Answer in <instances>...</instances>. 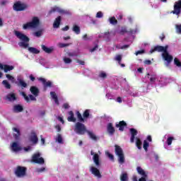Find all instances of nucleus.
Masks as SVG:
<instances>
[{
	"instance_id": "a878e982",
	"label": "nucleus",
	"mask_w": 181,
	"mask_h": 181,
	"mask_svg": "<svg viewBox=\"0 0 181 181\" xmlns=\"http://www.w3.org/2000/svg\"><path fill=\"white\" fill-rule=\"evenodd\" d=\"M18 86H20L21 87H23V88H26L28 87V83L23 81V79H18Z\"/></svg>"
},
{
	"instance_id": "4468645a",
	"label": "nucleus",
	"mask_w": 181,
	"mask_h": 181,
	"mask_svg": "<svg viewBox=\"0 0 181 181\" xmlns=\"http://www.w3.org/2000/svg\"><path fill=\"white\" fill-rule=\"evenodd\" d=\"M90 172H91L92 175H94V176H95L98 179H101L103 177V175H101V173H100V170L94 166L90 167Z\"/></svg>"
},
{
	"instance_id": "4c0bfd02",
	"label": "nucleus",
	"mask_w": 181,
	"mask_h": 181,
	"mask_svg": "<svg viewBox=\"0 0 181 181\" xmlns=\"http://www.w3.org/2000/svg\"><path fill=\"white\" fill-rule=\"evenodd\" d=\"M120 180L121 181H127L128 180V174L127 173H123L120 176Z\"/></svg>"
},
{
	"instance_id": "e2e57ef3",
	"label": "nucleus",
	"mask_w": 181,
	"mask_h": 181,
	"mask_svg": "<svg viewBox=\"0 0 181 181\" xmlns=\"http://www.w3.org/2000/svg\"><path fill=\"white\" fill-rule=\"evenodd\" d=\"M63 108H64L65 110H69V108H70V105H69V103H64L63 105Z\"/></svg>"
},
{
	"instance_id": "a211bd4d",
	"label": "nucleus",
	"mask_w": 181,
	"mask_h": 181,
	"mask_svg": "<svg viewBox=\"0 0 181 181\" xmlns=\"http://www.w3.org/2000/svg\"><path fill=\"white\" fill-rule=\"evenodd\" d=\"M41 47L45 53H47L48 54H50L51 53H53V51L54 50V47H47L45 45H42Z\"/></svg>"
},
{
	"instance_id": "412c9836",
	"label": "nucleus",
	"mask_w": 181,
	"mask_h": 181,
	"mask_svg": "<svg viewBox=\"0 0 181 181\" xmlns=\"http://www.w3.org/2000/svg\"><path fill=\"white\" fill-rule=\"evenodd\" d=\"M13 112H22L23 111V106L21 105H15L13 107Z\"/></svg>"
},
{
	"instance_id": "13d9d810",
	"label": "nucleus",
	"mask_w": 181,
	"mask_h": 181,
	"mask_svg": "<svg viewBox=\"0 0 181 181\" xmlns=\"http://www.w3.org/2000/svg\"><path fill=\"white\" fill-rule=\"evenodd\" d=\"M144 64H146L147 66H150V64H152V61L149 59H146L144 61Z\"/></svg>"
},
{
	"instance_id": "f8f14e48",
	"label": "nucleus",
	"mask_w": 181,
	"mask_h": 181,
	"mask_svg": "<svg viewBox=\"0 0 181 181\" xmlns=\"http://www.w3.org/2000/svg\"><path fill=\"white\" fill-rule=\"evenodd\" d=\"M168 45H165V47L160 46V45H157L154 47L153 49H151L150 50V53H153V52H163V53H165L168 50Z\"/></svg>"
},
{
	"instance_id": "a19ab883",
	"label": "nucleus",
	"mask_w": 181,
	"mask_h": 181,
	"mask_svg": "<svg viewBox=\"0 0 181 181\" xmlns=\"http://www.w3.org/2000/svg\"><path fill=\"white\" fill-rule=\"evenodd\" d=\"M56 141H57L58 144H62L63 143V138L62 137V134H58Z\"/></svg>"
},
{
	"instance_id": "5701e85b",
	"label": "nucleus",
	"mask_w": 181,
	"mask_h": 181,
	"mask_svg": "<svg viewBox=\"0 0 181 181\" xmlns=\"http://www.w3.org/2000/svg\"><path fill=\"white\" fill-rule=\"evenodd\" d=\"M60 22H62V16H58L54 21L53 28H59Z\"/></svg>"
},
{
	"instance_id": "f03ea898",
	"label": "nucleus",
	"mask_w": 181,
	"mask_h": 181,
	"mask_svg": "<svg viewBox=\"0 0 181 181\" xmlns=\"http://www.w3.org/2000/svg\"><path fill=\"white\" fill-rule=\"evenodd\" d=\"M16 36L20 39V40H22L23 42H19V46L21 47H25V49H26L27 47H29V43H28L29 42V37H28V36H26L25 34L15 30L14 32Z\"/></svg>"
},
{
	"instance_id": "0eeeda50",
	"label": "nucleus",
	"mask_w": 181,
	"mask_h": 181,
	"mask_svg": "<svg viewBox=\"0 0 181 181\" xmlns=\"http://www.w3.org/2000/svg\"><path fill=\"white\" fill-rule=\"evenodd\" d=\"M26 168L18 165L16 169L15 175L17 177H23L26 175Z\"/></svg>"
},
{
	"instance_id": "774afa93",
	"label": "nucleus",
	"mask_w": 181,
	"mask_h": 181,
	"mask_svg": "<svg viewBox=\"0 0 181 181\" xmlns=\"http://www.w3.org/2000/svg\"><path fill=\"white\" fill-rule=\"evenodd\" d=\"M177 30L179 33H181V25H177Z\"/></svg>"
},
{
	"instance_id": "b1692460",
	"label": "nucleus",
	"mask_w": 181,
	"mask_h": 181,
	"mask_svg": "<svg viewBox=\"0 0 181 181\" xmlns=\"http://www.w3.org/2000/svg\"><path fill=\"white\" fill-rule=\"evenodd\" d=\"M28 51L30 53H33V54H39L40 53V51L33 47H29Z\"/></svg>"
},
{
	"instance_id": "4d7b16f0",
	"label": "nucleus",
	"mask_w": 181,
	"mask_h": 181,
	"mask_svg": "<svg viewBox=\"0 0 181 181\" xmlns=\"http://www.w3.org/2000/svg\"><path fill=\"white\" fill-rule=\"evenodd\" d=\"M98 49V45H95L94 47L90 49V53H93V52H95Z\"/></svg>"
},
{
	"instance_id": "7c9ffc66",
	"label": "nucleus",
	"mask_w": 181,
	"mask_h": 181,
	"mask_svg": "<svg viewBox=\"0 0 181 181\" xmlns=\"http://www.w3.org/2000/svg\"><path fill=\"white\" fill-rule=\"evenodd\" d=\"M136 146L138 149H142V141H141V139L136 138Z\"/></svg>"
},
{
	"instance_id": "69168bd1",
	"label": "nucleus",
	"mask_w": 181,
	"mask_h": 181,
	"mask_svg": "<svg viewBox=\"0 0 181 181\" xmlns=\"http://www.w3.org/2000/svg\"><path fill=\"white\" fill-rule=\"evenodd\" d=\"M150 81H151V83H155V81H156V78L155 76L151 77V78H150Z\"/></svg>"
},
{
	"instance_id": "bf43d9fd",
	"label": "nucleus",
	"mask_w": 181,
	"mask_h": 181,
	"mask_svg": "<svg viewBox=\"0 0 181 181\" xmlns=\"http://www.w3.org/2000/svg\"><path fill=\"white\" fill-rule=\"evenodd\" d=\"M46 170V168L45 167H42L41 168H38L37 171L38 173H42V172H45Z\"/></svg>"
},
{
	"instance_id": "f3484780",
	"label": "nucleus",
	"mask_w": 181,
	"mask_h": 181,
	"mask_svg": "<svg viewBox=\"0 0 181 181\" xmlns=\"http://www.w3.org/2000/svg\"><path fill=\"white\" fill-rule=\"evenodd\" d=\"M107 131L109 135H114L115 134V128L112 125V122H109L107 125Z\"/></svg>"
},
{
	"instance_id": "864d4df0",
	"label": "nucleus",
	"mask_w": 181,
	"mask_h": 181,
	"mask_svg": "<svg viewBox=\"0 0 181 181\" xmlns=\"http://www.w3.org/2000/svg\"><path fill=\"white\" fill-rule=\"evenodd\" d=\"M50 95L52 98H53L54 100L56 98H58L57 95L56 94V92H50Z\"/></svg>"
},
{
	"instance_id": "c85d7f7f",
	"label": "nucleus",
	"mask_w": 181,
	"mask_h": 181,
	"mask_svg": "<svg viewBox=\"0 0 181 181\" xmlns=\"http://www.w3.org/2000/svg\"><path fill=\"white\" fill-rule=\"evenodd\" d=\"M13 69H15V67L12 65L4 64V73H8V71H11L13 70Z\"/></svg>"
},
{
	"instance_id": "cd10ccee",
	"label": "nucleus",
	"mask_w": 181,
	"mask_h": 181,
	"mask_svg": "<svg viewBox=\"0 0 181 181\" xmlns=\"http://www.w3.org/2000/svg\"><path fill=\"white\" fill-rule=\"evenodd\" d=\"M76 115L77 117L78 122H84V117H83V115H81V113H80L79 111H76Z\"/></svg>"
},
{
	"instance_id": "37998d69",
	"label": "nucleus",
	"mask_w": 181,
	"mask_h": 181,
	"mask_svg": "<svg viewBox=\"0 0 181 181\" xmlns=\"http://www.w3.org/2000/svg\"><path fill=\"white\" fill-rule=\"evenodd\" d=\"M174 64H176L177 67H181V62L177 59V58L174 59Z\"/></svg>"
},
{
	"instance_id": "de8ad7c7",
	"label": "nucleus",
	"mask_w": 181,
	"mask_h": 181,
	"mask_svg": "<svg viewBox=\"0 0 181 181\" xmlns=\"http://www.w3.org/2000/svg\"><path fill=\"white\" fill-rule=\"evenodd\" d=\"M115 60L118 62L119 64H121V61L122 60V56H121L120 54L117 55L115 57Z\"/></svg>"
},
{
	"instance_id": "338daca9",
	"label": "nucleus",
	"mask_w": 181,
	"mask_h": 181,
	"mask_svg": "<svg viewBox=\"0 0 181 181\" xmlns=\"http://www.w3.org/2000/svg\"><path fill=\"white\" fill-rule=\"evenodd\" d=\"M83 40H90V38H88V36L87 35V34H85L83 36Z\"/></svg>"
},
{
	"instance_id": "2eb2a0df",
	"label": "nucleus",
	"mask_w": 181,
	"mask_h": 181,
	"mask_svg": "<svg viewBox=\"0 0 181 181\" xmlns=\"http://www.w3.org/2000/svg\"><path fill=\"white\" fill-rule=\"evenodd\" d=\"M116 128H119V131L121 132H124V130L127 127H128V124L127 122L124 120L119 122V123H116L115 124Z\"/></svg>"
},
{
	"instance_id": "f257e3e1",
	"label": "nucleus",
	"mask_w": 181,
	"mask_h": 181,
	"mask_svg": "<svg viewBox=\"0 0 181 181\" xmlns=\"http://www.w3.org/2000/svg\"><path fill=\"white\" fill-rule=\"evenodd\" d=\"M30 91L33 95H28V96L25 92L21 93V95L23 96V98L25 101H26V103H30V101H36V97H38L39 93H40L39 88L36 86H31L30 88Z\"/></svg>"
},
{
	"instance_id": "6ab92c4d",
	"label": "nucleus",
	"mask_w": 181,
	"mask_h": 181,
	"mask_svg": "<svg viewBox=\"0 0 181 181\" xmlns=\"http://www.w3.org/2000/svg\"><path fill=\"white\" fill-rule=\"evenodd\" d=\"M11 148L13 152H19V151H22V147L19 146L18 142H13Z\"/></svg>"
},
{
	"instance_id": "aec40b11",
	"label": "nucleus",
	"mask_w": 181,
	"mask_h": 181,
	"mask_svg": "<svg viewBox=\"0 0 181 181\" xmlns=\"http://www.w3.org/2000/svg\"><path fill=\"white\" fill-rule=\"evenodd\" d=\"M69 117L67 118V120L69 121V122H76V121H77V119H76L74 117V112H73V111H69Z\"/></svg>"
},
{
	"instance_id": "20e7f679",
	"label": "nucleus",
	"mask_w": 181,
	"mask_h": 181,
	"mask_svg": "<svg viewBox=\"0 0 181 181\" xmlns=\"http://www.w3.org/2000/svg\"><path fill=\"white\" fill-rule=\"evenodd\" d=\"M115 152L117 156H118V162L119 163H124L125 162V156H124V151L121 146L118 145H115Z\"/></svg>"
},
{
	"instance_id": "ddd939ff",
	"label": "nucleus",
	"mask_w": 181,
	"mask_h": 181,
	"mask_svg": "<svg viewBox=\"0 0 181 181\" xmlns=\"http://www.w3.org/2000/svg\"><path fill=\"white\" fill-rule=\"evenodd\" d=\"M90 155H92L93 162L97 168H100L101 166V163H100V156L98 153H94L93 151L90 152Z\"/></svg>"
},
{
	"instance_id": "6e6d98bb",
	"label": "nucleus",
	"mask_w": 181,
	"mask_h": 181,
	"mask_svg": "<svg viewBox=\"0 0 181 181\" xmlns=\"http://www.w3.org/2000/svg\"><path fill=\"white\" fill-rule=\"evenodd\" d=\"M76 63H78L81 66H84L86 64V62L84 61H81L80 59H76Z\"/></svg>"
},
{
	"instance_id": "a18cd8bd",
	"label": "nucleus",
	"mask_w": 181,
	"mask_h": 181,
	"mask_svg": "<svg viewBox=\"0 0 181 181\" xmlns=\"http://www.w3.org/2000/svg\"><path fill=\"white\" fill-rule=\"evenodd\" d=\"M99 77L100 78H107V74L104 71H101L100 74H99Z\"/></svg>"
},
{
	"instance_id": "e433bc0d",
	"label": "nucleus",
	"mask_w": 181,
	"mask_h": 181,
	"mask_svg": "<svg viewBox=\"0 0 181 181\" xmlns=\"http://www.w3.org/2000/svg\"><path fill=\"white\" fill-rule=\"evenodd\" d=\"M2 84L4 86L5 88H7L8 90H10L11 85L9 84V82H8V81L4 80L2 81Z\"/></svg>"
},
{
	"instance_id": "9b49d317",
	"label": "nucleus",
	"mask_w": 181,
	"mask_h": 181,
	"mask_svg": "<svg viewBox=\"0 0 181 181\" xmlns=\"http://www.w3.org/2000/svg\"><path fill=\"white\" fill-rule=\"evenodd\" d=\"M181 12V0H179L177 2L175 3L174 10L172 11L173 15H180Z\"/></svg>"
},
{
	"instance_id": "ea45409f",
	"label": "nucleus",
	"mask_w": 181,
	"mask_h": 181,
	"mask_svg": "<svg viewBox=\"0 0 181 181\" xmlns=\"http://www.w3.org/2000/svg\"><path fill=\"white\" fill-rule=\"evenodd\" d=\"M6 77L9 81H11V83H15V78L11 74H6Z\"/></svg>"
},
{
	"instance_id": "603ef678",
	"label": "nucleus",
	"mask_w": 181,
	"mask_h": 181,
	"mask_svg": "<svg viewBox=\"0 0 181 181\" xmlns=\"http://www.w3.org/2000/svg\"><path fill=\"white\" fill-rule=\"evenodd\" d=\"M42 30H40L37 32L35 33V35L37 37H40L42 36Z\"/></svg>"
},
{
	"instance_id": "79ce46f5",
	"label": "nucleus",
	"mask_w": 181,
	"mask_h": 181,
	"mask_svg": "<svg viewBox=\"0 0 181 181\" xmlns=\"http://www.w3.org/2000/svg\"><path fill=\"white\" fill-rule=\"evenodd\" d=\"M131 135L133 136H137L138 135V131L134 128H132L129 129Z\"/></svg>"
},
{
	"instance_id": "3c124183",
	"label": "nucleus",
	"mask_w": 181,
	"mask_h": 181,
	"mask_svg": "<svg viewBox=\"0 0 181 181\" xmlns=\"http://www.w3.org/2000/svg\"><path fill=\"white\" fill-rule=\"evenodd\" d=\"M58 46H59V47H60L62 49L63 47H67L68 46H70V45L60 42L58 44Z\"/></svg>"
},
{
	"instance_id": "09e8293b",
	"label": "nucleus",
	"mask_w": 181,
	"mask_h": 181,
	"mask_svg": "<svg viewBox=\"0 0 181 181\" xmlns=\"http://www.w3.org/2000/svg\"><path fill=\"white\" fill-rule=\"evenodd\" d=\"M59 7H54V8H52L49 11V13L50 14V13H54V12H59Z\"/></svg>"
},
{
	"instance_id": "c756f323",
	"label": "nucleus",
	"mask_w": 181,
	"mask_h": 181,
	"mask_svg": "<svg viewBox=\"0 0 181 181\" xmlns=\"http://www.w3.org/2000/svg\"><path fill=\"white\" fill-rule=\"evenodd\" d=\"M128 32L129 33H134V30H131L130 31H128V30H127V28L122 27L121 30L119 32V34L124 35V33H128Z\"/></svg>"
},
{
	"instance_id": "c9c22d12",
	"label": "nucleus",
	"mask_w": 181,
	"mask_h": 181,
	"mask_svg": "<svg viewBox=\"0 0 181 181\" xmlns=\"http://www.w3.org/2000/svg\"><path fill=\"white\" fill-rule=\"evenodd\" d=\"M143 148L146 152H148V148H149V143L146 141H144Z\"/></svg>"
},
{
	"instance_id": "2f4dec72",
	"label": "nucleus",
	"mask_w": 181,
	"mask_h": 181,
	"mask_svg": "<svg viewBox=\"0 0 181 181\" xmlns=\"http://www.w3.org/2000/svg\"><path fill=\"white\" fill-rule=\"evenodd\" d=\"M59 13H61L62 15H71V12L67 10H64L59 8Z\"/></svg>"
},
{
	"instance_id": "4be33fe9",
	"label": "nucleus",
	"mask_w": 181,
	"mask_h": 181,
	"mask_svg": "<svg viewBox=\"0 0 181 181\" xmlns=\"http://www.w3.org/2000/svg\"><path fill=\"white\" fill-rule=\"evenodd\" d=\"M6 100L13 103V101H16V95L15 93H9L6 95Z\"/></svg>"
},
{
	"instance_id": "0e129e2a",
	"label": "nucleus",
	"mask_w": 181,
	"mask_h": 181,
	"mask_svg": "<svg viewBox=\"0 0 181 181\" xmlns=\"http://www.w3.org/2000/svg\"><path fill=\"white\" fill-rule=\"evenodd\" d=\"M135 136H134V135H132V136H131L130 142H131L132 144H134V142H135Z\"/></svg>"
},
{
	"instance_id": "58836bf2",
	"label": "nucleus",
	"mask_w": 181,
	"mask_h": 181,
	"mask_svg": "<svg viewBox=\"0 0 181 181\" xmlns=\"http://www.w3.org/2000/svg\"><path fill=\"white\" fill-rule=\"evenodd\" d=\"M83 119H86L90 117V110H86L83 114Z\"/></svg>"
},
{
	"instance_id": "f704fd0d",
	"label": "nucleus",
	"mask_w": 181,
	"mask_h": 181,
	"mask_svg": "<svg viewBox=\"0 0 181 181\" xmlns=\"http://www.w3.org/2000/svg\"><path fill=\"white\" fill-rule=\"evenodd\" d=\"M109 21H110V23H111V25H117V23H118V21L114 16L111 17L109 19Z\"/></svg>"
},
{
	"instance_id": "49530a36",
	"label": "nucleus",
	"mask_w": 181,
	"mask_h": 181,
	"mask_svg": "<svg viewBox=\"0 0 181 181\" xmlns=\"http://www.w3.org/2000/svg\"><path fill=\"white\" fill-rule=\"evenodd\" d=\"M72 60L70 58H67V57H64V62L65 63V64H70V63H71Z\"/></svg>"
},
{
	"instance_id": "5fc2aeb1",
	"label": "nucleus",
	"mask_w": 181,
	"mask_h": 181,
	"mask_svg": "<svg viewBox=\"0 0 181 181\" xmlns=\"http://www.w3.org/2000/svg\"><path fill=\"white\" fill-rule=\"evenodd\" d=\"M144 53H145V50L141 49L136 52L135 54L136 56H138V54H144Z\"/></svg>"
},
{
	"instance_id": "8fccbe9b",
	"label": "nucleus",
	"mask_w": 181,
	"mask_h": 181,
	"mask_svg": "<svg viewBox=\"0 0 181 181\" xmlns=\"http://www.w3.org/2000/svg\"><path fill=\"white\" fill-rule=\"evenodd\" d=\"M173 139H175V138H173V137H172V136L168 137V138L167 139V144H168V146L172 145V141H173Z\"/></svg>"
},
{
	"instance_id": "1a4fd4ad",
	"label": "nucleus",
	"mask_w": 181,
	"mask_h": 181,
	"mask_svg": "<svg viewBox=\"0 0 181 181\" xmlns=\"http://www.w3.org/2000/svg\"><path fill=\"white\" fill-rule=\"evenodd\" d=\"M38 81H40L42 84L43 85L44 90L46 91L47 90V88H52L53 87V83L50 81H47L45 78H38Z\"/></svg>"
},
{
	"instance_id": "39448f33",
	"label": "nucleus",
	"mask_w": 181,
	"mask_h": 181,
	"mask_svg": "<svg viewBox=\"0 0 181 181\" xmlns=\"http://www.w3.org/2000/svg\"><path fill=\"white\" fill-rule=\"evenodd\" d=\"M40 23V21L37 17H33L31 22H28L23 25V29H29V28H37Z\"/></svg>"
},
{
	"instance_id": "423d86ee",
	"label": "nucleus",
	"mask_w": 181,
	"mask_h": 181,
	"mask_svg": "<svg viewBox=\"0 0 181 181\" xmlns=\"http://www.w3.org/2000/svg\"><path fill=\"white\" fill-rule=\"evenodd\" d=\"M13 10L16 12H22L25 9H28V6L25 3H22L21 1H16L13 6Z\"/></svg>"
},
{
	"instance_id": "72a5a7b5",
	"label": "nucleus",
	"mask_w": 181,
	"mask_h": 181,
	"mask_svg": "<svg viewBox=\"0 0 181 181\" xmlns=\"http://www.w3.org/2000/svg\"><path fill=\"white\" fill-rule=\"evenodd\" d=\"M73 32H75L76 35H80V27L77 25H74L72 28Z\"/></svg>"
},
{
	"instance_id": "bb28decb",
	"label": "nucleus",
	"mask_w": 181,
	"mask_h": 181,
	"mask_svg": "<svg viewBox=\"0 0 181 181\" xmlns=\"http://www.w3.org/2000/svg\"><path fill=\"white\" fill-rule=\"evenodd\" d=\"M13 131H14V132H17L16 134H13V137L15 138V139H19V136H21V131H19V129L14 127L13 128Z\"/></svg>"
},
{
	"instance_id": "393cba45",
	"label": "nucleus",
	"mask_w": 181,
	"mask_h": 181,
	"mask_svg": "<svg viewBox=\"0 0 181 181\" xmlns=\"http://www.w3.org/2000/svg\"><path fill=\"white\" fill-rule=\"evenodd\" d=\"M136 170L139 173V175H141V176H143L144 177H146V173H145V170H144V169H142V168L141 167H137L136 168Z\"/></svg>"
},
{
	"instance_id": "473e14b6",
	"label": "nucleus",
	"mask_w": 181,
	"mask_h": 181,
	"mask_svg": "<svg viewBox=\"0 0 181 181\" xmlns=\"http://www.w3.org/2000/svg\"><path fill=\"white\" fill-rule=\"evenodd\" d=\"M86 133H88V135L90 136V139H93V141H97V137L93 132L88 130Z\"/></svg>"
},
{
	"instance_id": "680f3d73",
	"label": "nucleus",
	"mask_w": 181,
	"mask_h": 181,
	"mask_svg": "<svg viewBox=\"0 0 181 181\" xmlns=\"http://www.w3.org/2000/svg\"><path fill=\"white\" fill-rule=\"evenodd\" d=\"M128 47H129V45H124L119 47V49H122V50H124V49H128Z\"/></svg>"
},
{
	"instance_id": "c03bdc74",
	"label": "nucleus",
	"mask_w": 181,
	"mask_h": 181,
	"mask_svg": "<svg viewBox=\"0 0 181 181\" xmlns=\"http://www.w3.org/2000/svg\"><path fill=\"white\" fill-rule=\"evenodd\" d=\"M105 155L109 157L110 160H114V155L111 154L110 151H106Z\"/></svg>"
},
{
	"instance_id": "6e6552de",
	"label": "nucleus",
	"mask_w": 181,
	"mask_h": 181,
	"mask_svg": "<svg viewBox=\"0 0 181 181\" xmlns=\"http://www.w3.org/2000/svg\"><path fill=\"white\" fill-rule=\"evenodd\" d=\"M32 160L34 163H37L38 165H43L45 163V159L40 157V153H35L33 156Z\"/></svg>"
},
{
	"instance_id": "052dcab7",
	"label": "nucleus",
	"mask_w": 181,
	"mask_h": 181,
	"mask_svg": "<svg viewBox=\"0 0 181 181\" xmlns=\"http://www.w3.org/2000/svg\"><path fill=\"white\" fill-rule=\"evenodd\" d=\"M103 12L101 11H98L96 13V18H103Z\"/></svg>"
},
{
	"instance_id": "dca6fc26",
	"label": "nucleus",
	"mask_w": 181,
	"mask_h": 181,
	"mask_svg": "<svg viewBox=\"0 0 181 181\" xmlns=\"http://www.w3.org/2000/svg\"><path fill=\"white\" fill-rule=\"evenodd\" d=\"M29 141L32 142L34 145H36L39 142V139L37 138V135L36 134V132H32L30 133V135L29 136Z\"/></svg>"
},
{
	"instance_id": "9d476101",
	"label": "nucleus",
	"mask_w": 181,
	"mask_h": 181,
	"mask_svg": "<svg viewBox=\"0 0 181 181\" xmlns=\"http://www.w3.org/2000/svg\"><path fill=\"white\" fill-rule=\"evenodd\" d=\"M162 57L163 60H165L167 62L166 66H169V64H170V63L173 62V57L169 54V52H168V50L163 52Z\"/></svg>"
},
{
	"instance_id": "7ed1b4c3",
	"label": "nucleus",
	"mask_w": 181,
	"mask_h": 181,
	"mask_svg": "<svg viewBox=\"0 0 181 181\" xmlns=\"http://www.w3.org/2000/svg\"><path fill=\"white\" fill-rule=\"evenodd\" d=\"M88 130H87V127H86V125L80 122H78L75 124V129L74 132L76 134H78V135H84L86 132H87Z\"/></svg>"
}]
</instances>
